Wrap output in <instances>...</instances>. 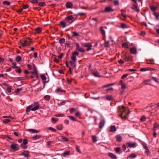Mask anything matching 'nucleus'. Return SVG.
<instances>
[{"label":"nucleus","mask_w":159,"mask_h":159,"mask_svg":"<svg viewBox=\"0 0 159 159\" xmlns=\"http://www.w3.org/2000/svg\"><path fill=\"white\" fill-rule=\"evenodd\" d=\"M52 120V121H54L55 123L58 120V119L54 118V117H52L51 118Z\"/></svg>","instance_id":"nucleus-58"},{"label":"nucleus","mask_w":159,"mask_h":159,"mask_svg":"<svg viewBox=\"0 0 159 159\" xmlns=\"http://www.w3.org/2000/svg\"><path fill=\"white\" fill-rule=\"evenodd\" d=\"M20 147L23 149H25L27 148V146L23 144H20Z\"/></svg>","instance_id":"nucleus-47"},{"label":"nucleus","mask_w":159,"mask_h":159,"mask_svg":"<svg viewBox=\"0 0 159 159\" xmlns=\"http://www.w3.org/2000/svg\"><path fill=\"white\" fill-rule=\"evenodd\" d=\"M152 79L154 80L156 82L158 83L159 82L156 77H152Z\"/></svg>","instance_id":"nucleus-54"},{"label":"nucleus","mask_w":159,"mask_h":159,"mask_svg":"<svg viewBox=\"0 0 159 159\" xmlns=\"http://www.w3.org/2000/svg\"><path fill=\"white\" fill-rule=\"evenodd\" d=\"M11 87L10 86H9L7 88V91L8 93H10L11 92Z\"/></svg>","instance_id":"nucleus-62"},{"label":"nucleus","mask_w":159,"mask_h":159,"mask_svg":"<svg viewBox=\"0 0 159 159\" xmlns=\"http://www.w3.org/2000/svg\"><path fill=\"white\" fill-rule=\"evenodd\" d=\"M36 32L38 33H39L41 31V28L38 27L35 29Z\"/></svg>","instance_id":"nucleus-27"},{"label":"nucleus","mask_w":159,"mask_h":159,"mask_svg":"<svg viewBox=\"0 0 159 159\" xmlns=\"http://www.w3.org/2000/svg\"><path fill=\"white\" fill-rule=\"evenodd\" d=\"M92 74L95 77H101L99 75L98 72L96 71H92Z\"/></svg>","instance_id":"nucleus-9"},{"label":"nucleus","mask_w":159,"mask_h":159,"mask_svg":"<svg viewBox=\"0 0 159 159\" xmlns=\"http://www.w3.org/2000/svg\"><path fill=\"white\" fill-rule=\"evenodd\" d=\"M57 92L61 91V92H63V93H65L66 92V91L65 90H62L59 88L57 89Z\"/></svg>","instance_id":"nucleus-51"},{"label":"nucleus","mask_w":159,"mask_h":159,"mask_svg":"<svg viewBox=\"0 0 159 159\" xmlns=\"http://www.w3.org/2000/svg\"><path fill=\"white\" fill-rule=\"evenodd\" d=\"M146 119V117L144 116H143L141 118V121H144Z\"/></svg>","instance_id":"nucleus-60"},{"label":"nucleus","mask_w":159,"mask_h":159,"mask_svg":"<svg viewBox=\"0 0 159 159\" xmlns=\"http://www.w3.org/2000/svg\"><path fill=\"white\" fill-rule=\"evenodd\" d=\"M104 123L105 121L104 120H101L99 124V127L100 129H102L104 125Z\"/></svg>","instance_id":"nucleus-15"},{"label":"nucleus","mask_w":159,"mask_h":159,"mask_svg":"<svg viewBox=\"0 0 159 159\" xmlns=\"http://www.w3.org/2000/svg\"><path fill=\"white\" fill-rule=\"evenodd\" d=\"M110 157L112 159H117L116 156L112 153H110Z\"/></svg>","instance_id":"nucleus-24"},{"label":"nucleus","mask_w":159,"mask_h":159,"mask_svg":"<svg viewBox=\"0 0 159 159\" xmlns=\"http://www.w3.org/2000/svg\"><path fill=\"white\" fill-rule=\"evenodd\" d=\"M159 127V125H158L156 123H155L154 125V130H155L157 129V128Z\"/></svg>","instance_id":"nucleus-40"},{"label":"nucleus","mask_w":159,"mask_h":159,"mask_svg":"<svg viewBox=\"0 0 159 159\" xmlns=\"http://www.w3.org/2000/svg\"><path fill=\"white\" fill-rule=\"evenodd\" d=\"M50 96L48 95H45L44 97V99L48 101L50 99Z\"/></svg>","instance_id":"nucleus-35"},{"label":"nucleus","mask_w":159,"mask_h":159,"mask_svg":"<svg viewBox=\"0 0 159 159\" xmlns=\"http://www.w3.org/2000/svg\"><path fill=\"white\" fill-rule=\"evenodd\" d=\"M126 145L128 147L130 148H134L135 147V144L134 143L128 142L126 143Z\"/></svg>","instance_id":"nucleus-7"},{"label":"nucleus","mask_w":159,"mask_h":159,"mask_svg":"<svg viewBox=\"0 0 159 159\" xmlns=\"http://www.w3.org/2000/svg\"><path fill=\"white\" fill-rule=\"evenodd\" d=\"M82 45L84 47H92V45L91 44V43H83L82 44Z\"/></svg>","instance_id":"nucleus-19"},{"label":"nucleus","mask_w":159,"mask_h":159,"mask_svg":"<svg viewBox=\"0 0 159 159\" xmlns=\"http://www.w3.org/2000/svg\"><path fill=\"white\" fill-rule=\"evenodd\" d=\"M2 3L3 4L7 5L8 6H9L10 5V2L7 1H4L2 2Z\"/></svg>","instance_id":"nucleus-33"},{"label":"nucleus","mask_w":159,"mask_h":159,"mask_svg":"<svg viewBox=\"0 0 159 159\" xmlns=\"http://www.w3.org/2000/svg\"><path fill=\"white\" fill-rule=\"evenodd\" d=\"M45 3L44 2H41L38 3V5L40 7H43L45 5Z\"/></svg>","instance_id":"nucleus-36"},{"label":"nucleus","mask_w":159,"mask_h":159,"mask_svg":"<svg viewBox=\"0 0 159 159\" xmlns=\"http://www.w3.org/2000/svg\"><path fill=\"white\" fill-rule=\"evenodd\" d=\"M66 46H69L71 44V42L70 41H66L65 43Z\"/></svg>","instance_id":"nucleus-59"},{"label":"nucleus","mask_w":159,"mask_h":159,"mask_svg":"<svg viewBox=\"0 0 159 159\" xmlns=\"http://www.w3.org/2000/svg\"><path fill=\"white\" fill-rule=\"evenodd\" d=\"M128 75L127 74H125L123 75L121 77V78L122 79H124L125 78H126V77H127L128 76Z\"/></svg>","instance_id":"nucleus-64"},{"label":"nucleus","mask_w":159,"mask_h":159,"mask_svg":"<svg viewBox=\"0 0 159 159\" xmlns=\"http://www.w3.org/2000/svg\"><path fill=\"white\" fill-rule=\"evenodd\" d=\"M66 6L67 8H71L72 6V4L70 2H67L66 3Z\"/></svg>","instance_id":"nucleus-13"},{"label":"nucleus","mask_w":159,"mask_h":159,"mask_svg":"<svg viewBox=\"0 0 159 159\" xmlns=\"http://www.w3.org/2000/svg\"><path fill=\"white\" fill-rule=\"evenodd\" d=\"M39 104L38 102H35L34 103V107L32 108L31 110L33 111H35L39 109Z\"/></svg>","instance_id":"nucleus-4"},{"label":"nucleus","mask_w":159,"mask_h":159,"mask_svg":"<svg viewBox=\"0 0 159 159\" xmlns=\"http://www.w3.org/2000/svg\"><path fill=\"white\" fill-rule=\"evenodd\" d=\"M33 106L32 105H30L28 106L26 108V112L27 113L29 112L30 111L31 108Z\"/></svg>","instance_id":"nucleus-20"},{"label":"nucleus","mask_w":159,"mask_h":159,"mask_svg":"<svg viewBox=\"0 0 159 159\" xmlns=\"http://www.w3.org/2000/svg\"><path fill=\"white\" fill-rule=\"evenodd\" d=\"M56 127L58 130H61L62 129V125H60L57 126Z\"/></svg>","instance_id":"nucleus-42"},{"label":"nucleus","mask_w":159,"mask_h":159,"mask_svg":"<svg viewBox=\"0 0 159 159\" xmlns=\"http://www.w3.org/2000/svg\"><path fill=\"white\" fill-rule=\"evenodd\" d=\"M116 131V129L115 125H111L110 126V132H114Z\"/></svg>","instance_id":"nucleus-10"},{"label":"nucleus","mask_w":159,"mask_h":159,"mask_svg":"<svg viewBox=\"0 0 159 159\" xmlns=\"http://www.w3.org/2000/svg\"><path fill=\"white\" fill-rule=\"evenodd\" d=\"M126 88V86L125 84H122L121 85V88L122 89L124 90Z\"/></svg>","instance_id":"nucleus-49"},{"label":"nucleus","mask_w":159,"mask_h":159,"mask_svg":"<svg viewBox=\"0 0 159 159\" xmlns=\"http://www.w3.org/2000/svg\"><path fill=\"white\" fill-rule=\"evenodd\" d=\"M28 143V140L26 139H24L23 141V143L22 144L24 145L27 144Z\"/></svg>","instance_id":"nucleus-43"},{"label":"nucleus","mask_w":159,"mask_h":159,"mask_svg":"<svg viewBox=\"0 0 159 159\" xmlns=\"http://www.w3.org/2000/svg\"><path fill=\"white\" fill-rule=\"evenodd\" d=\"M136 157V155L134 153L130 155L129 156V157L131 158H135Z\"/></svg>","instance_id":"nucleus-28"},{"label":"nucleus","mask_w":159,"mask_h":159,"mask_svg":"<svg viewBox=\"0 0 159 159\" xmlns=\"http://www.w3.org/2000/svg\"><path fill=\"white\" fill-rule=\"evenodd\" d=\"M65 39L62 38L59 40V42L60 44H63L65 43Z\"/></svg>","instance_id":"nucleus-30"},{"label":"nucleus","mask_w":159,"mask_h":159,"mask_svg":"<svg viewBox=\"0 0 159 159\" xmlns=\"http://www.w3.org/2000/svg\"><path fill=\"white\" fill-rule=\"evenodd\" d=\"M122 45L125 48H127L128 47V45L126 43H123Z\"/></svg>","instance_id":"nucleus-56"},{"label":"nucleus","mask_w":159,"mask_h":159,"mask_svg":"<svg viewBox=\"0 0 159 159\" xmlns=\"http://www.w3.org/2000/svg\"><path fill=\"white\" fill-rule=\"evenodd\" d=\"M38 0H32L30 2L33 3H37L38 2Z\"/></svg>","instance_id":"nucleus-55"},{"label":"nucleus","mask_w":159,"mask_h":159,"mask_svg":"<svg viewBox=\"0 0 159 159\" xmlns=\"http://www.w3.org/2000/svg\"><path fill=\"white\" fill-rule=\"evenodd\" d=\"M32 73L34 75H37V70L35 68H34V70Z\"/></svg>","instance_id":"nucleus-41"},{"label":"nucleus","mask_w":159,"mask_h":159,"mask_svg":"<svg viewBox=\"0 0 159 159\" xmlns=\"http://www.w3.org/2000/svg\"><path fill=\"white\" fill-rule=\"evenodd\" d=\"M70 152L69 151H66L64 152L62 154V155L64 157H65L66 156L69 155Z\"/></svg>","instance_id":"nucleus-22"},{"label":"nucleus","mask_w":159,"mask_h":159,"mask_svg":"<svg viewBox=\"0 0 159 159\" xmlns=\"http://www.w3.org/2000/svg\"><path fill=\"white\" fill-rule=\"evenodd\" d=\"M116 140L118 142H121L122 139V138L120 135H119L116 136Z\"/></svg>","instance_id":"nucleus-18"},{"label":"nucleus","mask_w":159,"mask_h":159,"mask_svg":"<svg viewBox=\"0 0 159 159\" xmlns=\"http://www.w3.org/2000/svg\"><path fill=\"white\" fill-rule=\"evenodd\" d=\"M41 78L43 80H45L46 79V77L44 75H41Z\"/></svg>","instance_id":"nucleus-52"},{"label":"nucleus","mask_w":159,"mask_h":159,"mask_svg":"<svg viewBox=\"0 0 159 159\" xmlns=\"http://www.w3.org/2000/svg\"><path fill=\"white\" fill-rule=\"evenodd\" d=\"M74 18L72 16L70 15L67 16L65 19V20L66 21H68L70 20H72Z\"/></svg>","instance_id":"nucleus-11"},{"label":"nucleus","mask_w":159,"mask_h":159,"mask_svg":"<svg viewBox=\"0 0 159 159\" xmlns=\"http://www.w3.org/2000/svg\"><path fill=\"white\" fill-rule=\"evenodd\" d=\"M20 155L24 156L25 157H29V152L27 151H25L23 152H21Z\"/></svg>","instance_id":"nucleus-5"},{"label":"nucleus","mask_w":159,"mask_h":159,"mask_svg":"<svg viewBox=\"0 0 159 159\" xmlns=\"http://www.w3.org/2000/svg\"><path fill=\"white\" fill-rule=\"evenodd\" d=\"M120 147H117L115 149V151L116 153L119 154H120V153H119V152L120 151Z\"/></svg>","instance_id":"nucleus-34"},{"label":"nucleus","mask_w":159,"mask_h":159,"mask_svg":"<svg viewBox=\"0 0 159 159\" xmlns=\"http://www.w3.org/2000/svg\"><path fill=\"white\" fill-rule=\"evenodd\" d=\"M92 140L93 142H95L97 141V138L94 136H92Z\"/></svg>","instance_id":"nucleus-44"},{"label":"nucleus","mask_w":159,"mask_h":159,"mask_svg":"<svg viewBox=\"0 0 159 159\" xmlns=\"http://www.w3.org/2000/svg\"><path fill=\"white\" fill-rule=\"evenodd\" d=\"M154 15L157 19H158L159 17V14L158 13L155 12L154 13Z\"/></svg>","instance_id":"nucleus-61"},{"label":"nucleus","mask_w":159,"mask_h":159,"mask_svg":"<svg viewBox=\"0 0 159 159\" xmlns=\"http://www.w3.org/2000/svg\"><path fill=\"white\" fill-rule=\"evenodd\" d=\"M68 117L72 121H76V119L73 116H68Z\"/></svg>","instance_id":"nucleus-29"},{"label":"nucleus","mask_w":159,"mask_h":159,"mask_svg":"<svg viewBox=\"0 0 159 159\" xmlns=\"http://www.w3.org/2000/svg\"><path fill=\"white\" fill-rule=\"evenodd\" d=\"M19 145L17 144L13 143L10 146V148L12 149H13L15 151H16L19 149Z\"/></svg>","instance_id":"nucleus-3"},{"label":"nucleus","mask_w":159,"mask_h":159,"mask_svg":"<svg viewBox=\"0 0 159 159\" xmlns=\"http://www.w3.org/2000/svg\"><path fill=\"white\" fill-rule=\"evenodd\" d=\"M151 69V68L150 67L143 68L140 69V71H145L150 70Z\"/></svg>","instance_id":"nucleus-16"},{"label":"nucleus","mask_w":159,"mask_h":159,"mask_svg":"<svg viewBox=\"0 0 159 159\" xmlns=\"http://www.w3.org/2000/svg\"><path fill=\"white\" fill-rule=\"evenodd\" d=\"M143 147L146 150L148 148L147 146V145L145 143H143Z\"/></svg>","instance_id":"nucleus-53"},{"label":"nucleus","mask_w":159,"mask_h":159,"mask_svg":"<svg viewBox=\"0 0 159 159\" xmlns=\"http://www.w3.org/2000/svg\"><path fill=\"white\" fill-rule=\"evenodd\" d=\"M10 120L9 119H5L3 120V122L4 123H7L10 122Z\"/></svg>","instance_id":"nucleus-46"},{"label":"nucleus","mask_w":159,"mask_h":159,"mask_svg":"<svg viewBox=\"0 0 159 159\" xmlns=\"http://www.w3.org/2000/svg\"><path fill=\"white\" fill-rule=\"evenodd\" d=\"M107 29L106 27H104L103 28V27H101L100 28V31L101 33V34H102L103 35H104L105 34V31L104 29Z\"/></svg>","instance_id":"nucleus-12"},{"label":"nucleus","mask_w":159,"mask_h":159,"mask_svg":"<svg viewBox=\"0 0 159 159\" xmlns=\"http://www.w3.org/2000/svg\"><path fill=\"white\" fill-rule=\"evenodd\" d=\"M118 111L119 116L122 119H125L127 118V116L129 113V111L127 107H125L123 106H119L118 108Z\"/></svg>","instance_id":"nucleus-1"},{"label":"nucleus","mask_w":159,"mask_h":159,"mask_svg":"<svg viewBox=\"0 0 159 159\" xmlns=\"http://www.w3.org/2000/svg\"><path fill=\"white\" fill-rule=\"evenodd\" d=\"M76 150L78 152H79V153H81V151L80 149V147L79 146H76Z\"/></svg>","instance_id":"nucleus-50"},{"label":"nucleus","mask_w":159,"mask_h":159,"mask_svg":"<svg viewBox=\"0 0 159 159\" xmlns=\"http://www.w3.org/2000/svg\"><path fill=\"white\" fill-rule=\"evenodd\" d=\"M123 59L125 60V61H131L132 60L131 57L127 56L125 55H124Z\"/></svg>","instance_id":"nucleus-8"},{"label":"nucleus","mask_w":159,"mask_h":159,"mask_svg":"<svg viewBox=\"0 0 159 159\" xmlns=\"http://www.w3.org/2000/svg\"><path fill=\"white\" fill-rule=\"evenodd\" d=\"M100 11L102 12H109V7H107L104 10H101Z\"/></svg>","instance_id":"nucleus-23"},{"label":"nucleus","mask_w":159,"mask_h":159,"mask_svg":"<svg viewBox=\"0 0 159 159\" xmlns=\"http://www.w3.org/2000/svg\"><path fill=\"white\" fill-rule=\"evenodd\" d=\"M76 47L77 50L81 52H84L85 50L83 48H80V45L78 43H76Z\"/></svg>","instance_id":"nucleus-6"},{"label":"nucleus","mask_w":159,"mask_h":159,"mask_svg":"<svg viewBox=\"0 0 159 159\" xmlns=\"http://www.w3.org/2000/svg\"><path fill=\"white\" fill-rule=\"evenodd\" d=\"M151 10L152 11H155L157 9V7L155 6H150Z\"/></svg>","instance_id":"nucleus-31"},{"label":"nucleus","mask_w":159,"mask_h":159,"mask_svg":"<svg viewBox=\"0 0 159 159\" xmlns=\"http://www.w3.org/2000/svg\"><path fill=\"white\" fill-rule=\"evenodd\" d=\"M59 24H60V26L62 28H64L67 26L66 23L64 22V21H61L60 22Z\"/></svg>","instance_id":"nucleus-14"},{"label":"nucleus","mask_w":159,"mask_h":159,"mask_svg":"<svg viewBox=\"0 0 159 159\" xmlns=\"http://www.w3.org/2000/svg\"><path fill=\"white\" fill-rule=\"evenodd\" d=\"M111 41V48H110V49L112 51H116V45L113 39L110 37V42Z\"/></svg>","instance_id":"nucleus-2"},{"label":"nucleus","mask_w":159,"mask_h":159,"mask_svg":"<svg viewBox=\"0 0 159 159\" xmlns=\"http://www.w3.org/2000/svg\"><path fill=\"white\" fill-rule=\"evenodd\" d=\"M72 33L73 34V37L78 36L79 35V34L75 32H72Z\"/></svg>","instance_id":"nucleus-45"},{"label":"nucleus","mask_w":159,"mask_h":159,"mask_svg":"<svg viewBox=\"0 0 159 159\" xmlns=\"http://www.w3.org/2000/svg\"><path fill=\"white\" fill-rule=\"evenodd\" d=\"M42 136L40 135H36L33 137V139H40Z\"/></svg>","instance_id":"nucleus-26"},{"label":"nucleus","mask_w":159,"mask_h":159,"mask_svg":"<svg viewBox=\"0 0 159 159\" xmlns=\"http://www.w3.org/2000/svg\"><path fill=\"white\" fill-rule=\"evenodd\" d=\"M28 131L31 132L32 133H34V131H35V129H28Z\"/></svg>","instance_id":"nucleus-63"},{"label":"nucleus","mask_w":159,"mask_h":159,"mask_svg":"<svg viewBox=\"0 0 159 159\" xmlns=\"http://www.w3.org/2000/svg\"><path fill=\"white\" fill-rule=\"evenodd\" d=\"M76 111V109L75 108H71L70 109V111L71 113H73Z\"/></svg>","instance_id":"nucleus-48"},{"label":"nucleus","mask_w":159,"mask_h":159,"mask_svg":"<svg viewBox=\"0 0 159 159\" xmlns=\"http://www.w3.org/2000/svg\"><path fill=\"white\" fill-rule=\"evenodd\" d=\"M12 64L13 65V66H12V67L13 69L19 68V67L16 66V62H13L12 63Z\"/></svg>","instance_id":"nucleus-32"},{"label":"nucleus","mask_w":159,"mask_h":159,"mask_svg":"<svg viewBox=\"0 0 159 159\" xmlns=\"http://www.w3.org/2000/svg\"><path fill=\"white\" fill-rule=\"evenodd\" d=\"M79 54V52H77L75 51L72 53V55H73L74 56H76L78 55Z\"/></svg>","instance_id":"nucleus-57"},{"label":"nucleus","mask_w":159,"mask_h":159,"mask_svg":"<svg viewBox=\"0 0 159 159\" xmlns=\"http://www.w3.org/2000/svg\"><path fill=\"white\" fill-rule=\"evenodd\" d=\"M71 58L74 62H76L77 61L76 56L72 55Z\"/></svg>","instance_id":"nucleus-25"},{"label":"nucleus","mask_w":159,"mask_h":159,"mask_svg":"<svg viewBox=\"0 0 159 159\" xmlns=\"http://www.w3.org/2000/svg\"><path fill=\"white\" fill-rule=\"evenodd\" d=\"M120 28L124 29L127 28V26L125 24L121 23L120 25Z\"/></svg>","instance_id":"nucleus-39"},{"label":"nucleus","mask_w":159,"mask_h":159,"mask_svg":"<svg viewBox=\"0 0 159 159\" xmlns=\"http://www.w3.org/2000/svg\"><path fill=\"white\" fill-rule=\"evenodd\" d=\"M132 8H133V9L135 10V9H136V11L137 12L139 11V9L137 8V6L135 4H134L133 5V7Z\"/></svg>","instance_id":"nucleus-37"},{"label":"nucleus","mask_w":159,"mask_h":159,"mask_svg":"<svg viewBox=\"0 0 159 159\" xmlns=\"http://www.w3.org/2000/svg\"><path fill=\"white\" fill-rule=\"evenodd\" d=\"M130 52L132 53L135 54L136 52V50L135 48H132L130 49Z\"/></svg>","instance_id":"nucleus-17"},{"label":"nucleus","mask_w":159,"mask_h":159,"mask_svg":"<svg viewBox=\"0 0 159 159\" xmlns=\"http://www.w3.org/2000/svg\"><path fill=\"white\" fill-rule=\"evenodd\" d=\"M22 58L20 56H17L15 58V60L17 62H19L21 60Z\"/></svg>","instance_id":"nucleus-21"},{"label":"nucleus","mask_w":159,"mask_h":159,"mask_svg":"<svg viewBox=\"0 0 159 159\" xmlns=\"http://www.w3.org/2000/svg\"><path fill=\"white\" fill-rule=\"evenodd\" d=\"M61 137L62 139L64 140V141L66 142H67L68 141V139L66 137H65L63 136H61Z\"/></svg>","instance_id":"nucleus-38"}]
</instances>
